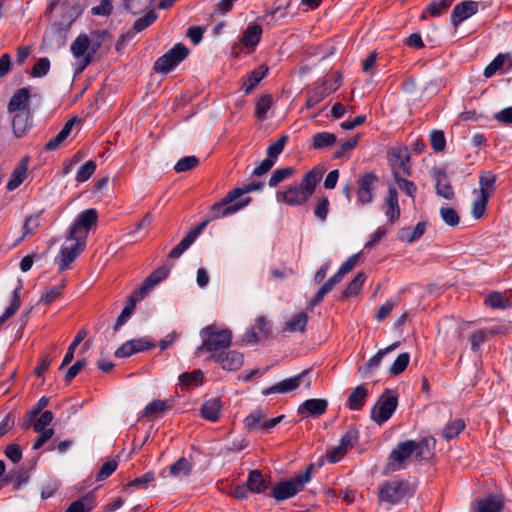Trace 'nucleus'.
I'll return each instance as SVG.
<instances>
[{"mask_svg": "<svg viewBox=\"0 0 512 512\" xmlns=\"http://www.w3.org/2000/svg\"><path fill=\"white\" fill-rule=\"evenodd\" d=\"M435 448V439L424 437L419 441L406 440L399 442L390 452L387 462V470L399 471L406 467V462L414 457L417 461L427 460L432 457Z\"/></svg>", "mask_w": 512, "mask_h": 512, "instance_id": "obj_1", "label": "nucleus"}, {"mask_svg": "<svg viewBox=\"0 0 512 512\" xmlns=\"http://www.w3.org/2000/svg\"><path fill=\"white\" fill-rule=\"evenodd\" d=\"M323 174L324 170L322 168L315 167L311 169L303 176L301 184L289 185L285 190L278 192L277 200L289 206L303 205L314 193Z\"/></svg>", "mask_w": 512, "mask_h": 512, "instance_id": "obj_2", "label": "nucleus"}, {"mask_svg": "<svg viewBox=\"0 0 512 512\" xmlns=\"http://www.w3.org/2000/svg\"><path fill=\"white\" fill-rule=\"evenodd\" d=\"M202 344L199 351L218 354L228 348L232 342V332L229 329H220L215 325H209L200 332Z\"/></svg>", "mask_w": 512, "mask_h": 512, "instance_id": "obj_3", "label": "nucleus"}, {"mask_svg": "<svg viewBox=\"0 0 512 512\" xmlns=\"http://www.w3.org/2000/svg\"><path fill=\"white\" fill-rule=\"evenodd\" d=\"M313 465H309L303 473L297 474L287 481H281L273 487L270 496L276 501H284L296 495L311 480Z\"/></svg>", "mask_w": 512, "mask_h": 512, "instance_id": "obj_4", "label": "nucleus"}, {"mask_svg": "<svg viewBox=\"0 0 512 512\" xmlns=\"http://www.w3.org/2000/svg\"><path fill=\"white\" fill-rule=\"evenodd\" d=\"M86 247L85 236L71 237L68 234L67 240L62 246L59 255L55 261L59 265V271H65L70 268L71 263L81 254Z\"/></svg>", "mask_w": 512, "mask_h": 512, "instance_id": "obj_5", "label": "nucleus"}, {"mask_svg": "<svg viewBox=\"0 0 512 512\" xmlns=\"http://www.w3.org/2000/svg\"><path fill=\"white\" fill-rule=\"evenodd\" d=\"M250 202L251 197L239 200L232 191H229L225 197L211 206L210 219L216 220L230 216L249 205Z\"/></svg>", "mask_w": 512, "mask_h": 512, "instance_id": "obj_6", "label": "nucleus"}, {"mask_svg": "<svg viewBox=\"0 0 512 512\" xmlns=\"http://www.w3.org/2000/svg\"><path fill=\"white\" fill-rule=\"evenodd\" d=\"M410 492V485L406 481H385L378 487L377 495L380 502L395 505Z\"/></svg>", "mask_w": 512, "mask_h": 512, "instance_id": "obj_7", "label": "nucleus"}, {"mask_svg": "<svg viewBox=\"0 0 512 512\" xmlns=\"http://www.w3.org/2000/svg\"><path fill=\"white\" fill-rule=\"evenodd\" d=\"M398 398L390 390H386L371 410L370 417L377 424L386 422L395 412Z\"/></svg>", "mask_w": 512, "mask_h": 512, "instance_id": "obj_8", "label": "nucleus"}, {"mask_svg": "<svg viewBox=\"0 0 512 512\" xmlns=\"http://www.w3.org/2000/svg\"><path fill=\"white\" fill-rule=\"evenodd\" d=\"M189 50L177 43L173 48L158 58L154 63V70L160 73H168L188 56Z\"/></svg>", "mask_w": 512, "mask_h": 512, "instance_id": "obj_9", "label": "nucleus"}, {"mask_svg": "<svg viewBox=\"0 0 512 512\" xmlns=\"http://www.w3.org/2000/svg\"><path fill=\"white\" fill-rule=\"evenodd\" d=\"M379 179L373 172L361 175L357 180V201L359 205H366L373 201L374 191Z\"/></svg>", "mask_w": 512, "mask_h": 512, "instance_id": "obj_10", "label": "nucleus"}, {"mask_svg": "<svg viewBox=\"0 0 512 512\" xmlns=\"http://www.w3.org/2000/svg\"><path fill=\"white\" fill-rule=\"evenodd\" d=\"M98 219L97 211L93 208L87 209L80 213L75 221V223L71 226L69 234L71 237H78L80 235L85 236V240L87 239L88 230L96 224Z\"/></svg>", "mask_w": 512, "mask_h": 512, "instance_id": "obj_11", "label": "nucleus"}, {"mask_svg": "<svg viewBox=\"0 0 512 512\" xmlns=\"http://www.w3.org/2000/svg\"><path fill=\"white\" fill-rule=\"evenodd\" d=\"M341 84V76H337L333 87H327L326 81L316 85L313 89L307 91L305 107L310 109L320 103L329 94L338 89Z\"/></svg>", "mask_w": 512, "mask_h": 512, "instance_id": "obj_12", "label": "nucleus"}, {"mask_svg": "<svg viewBox=\"0 0 512 512\" xmlns=\"http://www.w3.org/2000/svg\"><path fill=\"white\" fill-rule=\"evenodd\" d=\"M31 90L29 87H23L14 92L8 105V113L32 112L30 107Z\"/></svg>", "mask_w": 512, "mask_h": 512, "instance_id": "obj_13", "label": "nucleus"}, {"mask_svg": "<svg viewBox=\"0 0 512 512\" xmlns=\"http://www.w3.org/2000/svg\"><path fill=\"white\" fill-rule=\"evenodd\" d=\"M211 359L217 362L222 369L236 371L243 365V355L237 351H222L218 354H212Z\"/></svg>", "mask_w": 512, "mask_h": 512, "instance_id": "obj_14", "label": "nucleus"}, {"mask_svg": "<svg viewBox=\"0 0 512 512\" xmlns=\"http://www.w3.org/2000/svg\"><path fill=\"white\" fill-rule=\"evenodd\" d=\"M89 45L90 40L85 34H80L71 44L73 56L77 59L82 58L81 65L78 69L79 72H82L92 62L91 54L86 55Z\"/></svg>", "mask_w": 512, "mask_h": 512, "instance_id": "obj_15", "label": "nucleus"}, {"mask_svg": "<svg viewBox=\"0 0 512 512\" xmlns=\"http://www.w3.org/2000/svg\"><path fill=\"white\" fill-rule=\"evenodd\" d=\"M382 210L388 218L389 224H393L398 221L400 217V206L398 202V193L395 187L390 186L388 188V193L384 199Z\"/></svg>", "mask_w": 512, "mask_h": 512, "instance_id": "obj_16", "label": "nucleus"}, {"mask_svg": "<svg viewBox=\"0 0 512 512\" xmlns=\"http://www.w3.org/2000/svg\"><path fill=\"white\" fill-rule=\"evenodd\" d=\"M309 374V370L306 369L302 371L300 374L284 379L275 385H272L271 387L265 389L263 391L264 395H270L274 393H287L290 391H293L297 389L300 385V382Z\"/></svg>", "mask_w": 512, "mask_h": 512, "instance_id": "obj_17", "label": "nucleus"}, {"mask_svg": "<svg viewBox=\"0 0 512 512\" xmlns=\"http://www.w3.org/2000/svg\"><path fill=\"white\" fill-rule=\"evenodd\" d=\"M171 268L167 265H162L154 270L142 283L141 287L137 289L140 297H146L150 291L158 283L164 280L170 273Z\"/></svg>", "mask_w": 512, "mask_h": 512, "instance_id": "obj_18", "label": "nucleus"}, {"mask_svg": "<svg viewBox=\"0 0 512 512\" xmlns=\"http://www.w3.org/2000/svg\"><path fill=\"white\" fill-rule=\"evenodd\" d=\"M328 407V401L322 398L308 399L297 409L298 414L304 417H319L323 415Z\"/></svg>", "mask_w": 512, "mask_h": 512, "instance_id": "obj_19", "label": "nucleus"}, {"mask_svg": "<svg viewBox=\"0 0 512 512\" xmlns=\"http://www.w3.org/2000/svg\"><path fill=\"white\" fill-rule=\"evenodd\" d=\"M478 11V3L475 1H463L457 4L451 14V23L457 27L464 20L476 14Z\"/></svg>", "mask_w": 512, "mask_h": 512, "instance_id": "obj_20", "label": "nucleus"}, {"mask_svg": "<svg viewBox=\"0 0 512 512\" xmlns=\"http://www.w3.org/2000/svg\"><path fill=\"white\" fill-rule=\"evenodd\" d=\"M11 125L13 134L16 138H22L27 135L32 127V112L11 113Z\"/></svg>", "mask_w": 512, "mask_h": 512, "instance_id": "obj_21", "label": "nucleus"}, {"mask_svg": "<svg viewBox=\"0 0 512 512\" xmlns=\"http://www.w3.org/2000/svg\"><path fill=\"white\" fill-rule=\"evenodd\" d=\"M223 408V403L219 397L211 398L205 401L200 409L201 416L208 421L216 422Z\"/></svg>", "mask_w": 512, "mask_h": 512, "instance_id": "obj_22", "label": "nucleus"}, {"mask_svg": "<svg viewBox=\"0 0 512 512\" xmlns=\"http://www.w3.org/2000/svg\"><path fill=\"white\" fill-rule=\"evenodd\" d=\"M172 407L173 404L171 401L156 399L145 407L143 416L153 421L162 417L167 411L171 410Z\"/></svg>", "mask_w": 512, "mask_h": 512, "instance_id": "obj_23", "label": "nucleus"}, {"mask_svg": "<svg viewBox=\"0 0 512 512\" xmlns=\"http://www.w3.org/2000/svg\"><path fill=\"white\" fill-rule=\"evenodd\" d=\"M503 498L499 495H489L476 501L474 512H501L503 509Z\"/></svg>", "mask_w": 512, "mask_h": 512, "instance_id": "obj_24", "label": "nucleus"}, {"mask_svg": "<svg viewBox=\"0 0 512 512\" xmlns=\"http://www.w3.org/2000/svg\"><path fill=\"white\" fill-rule=\"evenodd\" d=\"M398 345L399 343L395 342L384 349H380L373 357H371L368 360V362L364 366L358 368V372L364 376H368L369 374H371L375 369H377L380 366L383 357L387 353L397 348Z\"/></svg>", "mask_w": 512, "mask_h": 512, "instance_id": "obj_25", "label": "nucleus"}, {"mask_svg": "<svg viewBox=\"0 0 512 512\" xmlns=\"http://www.w3.org/2000/svg\"><path fill=\"white\" fill-rule=\"evenodd\" d=\"M28 162L29 158L27 156L23 157L20 163L14 168L6 186L7 190L13 191L24 182L27 176Z\"/></svg>", "mask_w": 512, "mask_h": 512, "instance_id": "obj_26", "label": "nucleus"}, {"mask_svg": "<svg viewBox=\"0 0 512 512\" xmlns=\"http://www.w3.org/2000/svg\"><path fill=\"white\" fill-rule=\"evenodd\" d=\"M268 72V68L265 66H259L258 68L249 72L243 78L242 88L245 94H249L265 77Z\"/></svg>", "mask_w": 512, "mask_h": 512, "instance_id": "obj_27", "label": "nucleus"}, {"mask_svg": "<svg viewBox=\"0 0 512 512\" xmlns=\"http://www.w3.org/2000/svg\"><path fill=\"white\" fill-rule=\"evenodd\" d=\"M262 32L263 30L260 25H250L244 31L240 41L245 47L253 50L255 46L260 42Z\"/></svg>", "mask_w": 512, "mask_h": 512, "instance_id": "obj_28", "label": "nucleus"}, {"mask_svg": "<svg viewBox=\"0 0 512 512\" xmlns=\"http://www.w3.org/2000/svg\"><path fill=\"white\" fill-rule=\"evenodd\" d=\"M395 163L393 167V171L398 169L401 172V175L409 176L411 175V165H410V156L408 149L406 147L399 148L395 153Z\"/></svg>", "mask_w": 512, "mask_h": 512, "instance_id": "obj_29", "label": "nucleus"}, {"mask_svg": "<svg viewBox=\"0 0 512 512\" xmlns=\"http://www.w3.org/2000/svg\"><path fill=\"white\" fill-rule=\"evenodd\" d=\"M436 180V193L437 195L447 199L451 200L454 198V191L450 184V181L447 177V175L442 172L438 171L435 177Z\"/></svg>", "mask_w": 512, "mask_h": 512, "instance_id": "obj_30", "label": "nucleus"}, {"mask_svg": "<svg viewBox=\"0 0 512 512\" xmlns=\"http://www.w3.org/2000/svg\"><path fill=\"white\" fill-rule=\"evenodd\" d=\"M76 121H77L76 118H72V119L68 120L64 124L62 129L59 131V133L55 137L51 138L45 144V149L49 150V151H53V150L57 149L59 147V145L69 136Z\"/></svg>", "mask_w": 512, "mask_h": 512, "instance_id": "obj_31", "label": "nucleus"}, {"mask_svg": "<svg viewBox=\"0 0 512 512\" xmlns=\"http://www.w3.org/2000/svg\"><path fill=\"white\" fill-rule=\"evenodd\" d=\"M203 378V372L199 369H196L191 373L186 372L181 374L179 376V384L182 390H188L201 385Z\"/></svg>", "mask_w": 512, "mask_h": 512, "instance_id": "obj_32", "label": "nucleus"}, {"mask_svg": "<svg viewBox=\"0 0 512 512\" xmlns=\"http://www.w3.org/2000/svg\"><path fill=\"white\" fill-rule=\"evenodd\" d=\"M145 297H140V294L137 290L133 292V294L129 297V303L123 308L122 312L117 318V321L114 326V330L117 331L131 316L133 309L136 306V303Z\"/></svg>", "mask_w": 512, "mask_h": 512, "instance_id": "obj_33", "label": "nucleus"}, {"mask_svg": "<svg viewBox=\"0 0 512 512\" xmlns=\"http://www.w3.org/2000/svg\"><path fill=\"white\" fill-rule=\"evenodd\" d=\"M368 396V390L364 385L357 386L348 397V407L351 410H360Z\"/></svg>", "mask_w": 512, "mask_h": 512, "instance_id": "obj_34", "label": "nucleus"}, {"mask_svg": "<svg viewBox=\"0 0 512 512\" xmlns=\"http://www.w3.org/2000/svg\"><path fill=\"white\" fill-rule=\"evenodd\" d=\"M246 485L250 492L261 493L265 491L266 481L264 480L261 471L257 469L250 471Z\"/></svg>", "mask_w": 512, "mask_h": 512, "instance_id": "obj_35", "label": "nucleus"}, {"mask_svg": "<svg viewBox=\"0 0 512 512\" xmlns=\"http://www.w3.org/2000/svg\"><path fill=\"white\" fill-rule=\"evenodd\" d=\"M308 322V315L305 312H299L293 315L286 322L285 330L289 332H304Z\"/></svg>", "mask_w": 512, "mask_h": 512, "instance_id": "obj_36", "label": "nucleus"}, {"mask_svg": "<svg viewBox=\"0 0 512 512\" xmlns=\"http://www.w3.org/2000/svg\"><path fill=\"white\" fill-rule=\"evenodd\" d=\"M314 149H324L333 146L337 142V137L333 133L321 132L312 138Z\"/></svg>", "mask_w": 512, "mask_h": 512, "instance_id": "obj_37", "label": "nucleus"}, {"mask_svg": "<svg viewBox=\"0 0 512 512\" xmlns=\"http://www.w3.org/2000/svg\"><path fill=\"white\" fill-rule=\"evenodd\" d=\"M95 507L92 496L86 495L79 500L72 502L65 512H90Z\"/></svg>", "mask_w": 512, "mask_h": 512, "instance_id": "obj_38", "label": "nucleus"}, {"mask_svg": "<svg viewBox=\"0 0 512 512\" xmlns=\"http://www.w3.org/2000/svg\"><path fill=\"white\" fill-rule=\"evenodd\" d=\"M86 336H87V332L85 329H80L78 331V333L76 334V336L74 337L73 341L71 342V344L69 345V347L67 349V352L64 356V359L62 361L60 369L63 368L64 366L68 365L70 362H72L76 348L85 339Z\"/></svg>", "mask_w": 512, "mask_h": 512, "instance_id": "obj_39", "label": "nucleus"}, {"mask_svg": "<svg viewBox=\"0 0 512 512\" xmlns=\"http://www.w3.org/2000/svg\"><path fill=\"white\" fill-rule=\"evenodd\" d=\"M426 231V224L419 222L414 228H403L401 230L400 238L409 243L419 239Z\"/></svg>", "mask_w": 512, "mask_h": 512, "instance_id": "obj_40", "label": "nucleus"}, {"mask_svg": "<svg viewBox=\"0 0 512 512\" xmlns=\"http://www.w3.org/2000/svg\"><path fill=\"white\" fill-rule=\"evenodd\" d=\"M192 464L184 457L179 458L169 468V473L173 477L188 476L191 473Z\"/></svg>", "mask_w": 512, "mask_h": 512, "instance_id": "obj_41", "label": "nucleus"}, {"mask_svg": "<svg viewBox=\"0 0 512 512\" xmlns=\"http://www.w3.org/2000/svg\"><path fill=\"white\" fill-rule=\"evenodd\" d=\"M465 429V422L462 419H455L449 422L442 431V437L451 440L457 437Z\"/></svg>", "mask_w": 512, "mask_h": 512, "instance_id": "obj_42", "label": "nucleus"}, {"mask_svg": "<svg viewBox=\"0 0 512 512\" xmlns=\"http://www.w3.org/2000/svg\"><path fill=\"white\" fill-rule=\"evenodd\" d=\"M366 276L363 272H359L356 276L349 282L346 289L343 291V298H349L358 294L360 289L362 288L365 282Z\"/></svg>", "mask_w": 512, "mask_h": 512, "instance_id": "obj_43", "label": "nucleus"}, {"mask_svg": "<svg viewBox=\"0 0 512 512\" xmlns=\"http://www.w3.org/2000/svg\"><path fill=\"white\" fill-rule=\"evenodd\" d=\"M393 176L398 188L404 191L409 197L414 198L417 191L416 185L412 181L406 180L398 169L394 170Z\"/></svg>", "mask_w": 512, "mask_h": 512, "instance_id": "obj_44", "label": "nucleus"}, {"mask_svg": "<svg viewBox=\"0 0 512 512\" xmlns=\"http://www.w3.org/2000/svg\"><path fill=\"white\" fill-rule=\"evenodd\" d=\"M21 306L20 288L13 291L12 301L9 307L6 308L4 313L0 316V326L4 324L10 317H12Z\"/></svg>", "mask_w": 512, "mask_h": 512, "instance_id": "obj_45", "label": "nucleus"}, {"mask_svg": "<svg viewBox=\"0 0 512 512\" xmlns=\"http://www.w3.org/2000/svg\"><path fill=\"white\" fill-rule=\"evenodd\" d=\"M490 192H479L473 202L472 214L476 219L481 218L486 210Z\"/></svg>", "mask_w": 512, "mask_h": 512, "instance_id": "obj_46", "label": "nucleus"}, {"mask_svg": "<svg viewBox=\"0 0 512 512\" xmlns=\"http://www.w3.org/2000/svg\"><path fill=\"white\" fill-rule=\"evenodd\" d=\"M272 106V97L270 95L261 96L255 104V115L258 119L264 120L266 114Z\"/></svg>", "mask_w": 512, "mask_h": 512, "instance_id": "obj_47", "label": "nucleus"}, {"mask_svg": "<svg viewBox=\"0 0 512 512\" xmlns=\"http://www.w3.org/2000/svg\"><path fill=\"white\" fill-rule=\"evenodd\" d=\"M266 414L261 409H256L252 411L246 418L244 419V425L248 431H253L260 426L262 420H264Z\"/></svg>", "mask_w": 512, "mask_h": 512, "instance_id": "obj_48", "label": "nucleus"}, {"mask_svg": "<svg viewBox=\"0 0 512 512\" xmlns=\"http://www.w3.org/2000/svg\"><path fill=\"white\" fill-rule=\"evenodd\" d=\"M496 333H498L497 330L485 329V330H479L478 332L472 334L470 336L471 349L474 352L478 351L480 346L484 343V341L488 338V336L494 335Z\"/></svg>", "mask_w": 512, "mask_h": 512, "instance_id": "obj_49", "label": "nucleus"}, {"mask_svg": "<svg viewBox=\"0 0 512 512\" xmlns=\"http://www.w3.org/2000/svg\"><path fill=\"white\" fill-rule=\"evenodd\" d=\"M294 172L295 170L292 167L276 169L269 179V186L276 187L279 183L291 177L294 174Z\"/></svg>", "mask_w": 512, "mask_h": 512, "instance_id": "obj_50", "label": "nucleus"}, {"mask_svg": "<svg viewBox=\"0 0 512 512\" xmlns=\"http://www.w3.org/2000/svg\"><path fill=\"white\" fill-rule=\"evenodd\" d=\"M508 59V54H498L494 58V60L485 67L483 72L484 76L486 78L492 77L497 71H499L503 67L505 61Z\"/></svg>", "mask_w": 512, "mask_h": 512, "instance_id": "obj_51", "label": "nucleus"}, {"mask_svg": "<svg viewBox=\"0 0 512 512\" xmlns=\"http://www.w3.org/2000/svg\"><path fill=\"white\" fill-rule=\"evenodd\" d=\"M410 361V355L407 352L398 355L389 369L391 375L397 376L405 371Z\"/></svg>", "mask_w": 512, "mask_h": 512, "instance_id": "obj_52", "label": "nucleus"}, {"mask_svg": "<svg viewBox=\"0 0 512 512\" xmlns=\"http://www.w3.org/2000/svg\"><path fill=\"white\" fill-rule=\"evenodd\" d=\"M199 164V159L196 156H186L181 158L174 166V169L177 173L187 172Z\"/></svg>", "mask_w": 512, "mask_h": 512, "instance_id": "obj_53", "label": "nucleus"}, {"mask_svg": "<svg viewBox=\"0 0 512 512\" xmlns=\"http://www.w3.org/2000/svg\"><path fill=\"white\" fill-rule=\"evenodd\" d=\"M64 287L65 283L62 281L59 285L50 288L41 296L40 303L45 305L52 303L62 294Z\"/></svg>", "mask_w": 512, "mask_h": 512, "instance_id": "obj_54", "label": "nucleus"}, {"mask_svg": "<svg viewBox=\"0 0 512 512\" xmlns=\"http://www.w3.org/2000/svg\"><path fill=\"white\" fill-rule=\"evenodd\" d=\"M96 163L92 160L85 162L77 171L76 180L78 182L87 181L95 172Z\"/></svg>", "mask_w": 512, "mask_h": 512, "instance_id": "obj_55", "label": "nucleus"}, {"mask_svg": "<svg viewBox=\"0 0 512 512\" xmlns=\"http://www.w3.org/2000/svg\"><path fill=\"white\" fill-rule=\"evenodd\" d=\"M430 144L434 151L442 152L446 147L444 132L441 130H433L430 133Z\"/></svg>", "mask_w": 512, "mask_h": 512, "instance_id": "obj_56", "label": "nucleus"}, {"mask_svg": "<svg viewBox=\"0 0 512 512\" xmlns=\"http://www.w3.org/2000/svg\"><path fill=\"white\" fill-rule=\"evenodd\" d=\"M359 438L358 430L350 428L340 439V445L345 448L346 451L352 449L357 443Z\"/></svg>", "mask_w": 512, "mask_h": 512, "instance_id": "obj_57", "label": "nucleus"}, {"mask_svg": "<svg viewBox=\"0 0 512 512\" xmlns=\"http://www.w3.org/2000/svg\"><path fill=\"white\" fill-rule=\"evenodd\" d=\"M156 18H157L156 13L153 10H151L146 15H144L143 17L138 18L134 22L133 29L136 32H141L142 30H144L147 27H149L156 20Z\"/></svg>", "mask_w": 512, "mask_h": 512, "instance_id": "obj_58", "label": "nucleus"}, {"mask_svg": "<svg viewBox=\"0 0 512 512\" xmlns=\"http://www.w3.org/2000/svg\"><path fill=\"white\" fill-rule=\"evenodd\" d=\"M453 0H434L428 5V11L432 16H439L447 11Z\"/></svg>", "mask_w": 512, "mask_h": 512, "instance_id": "obj_59", "label": "nucleus"}, {"mask_svg": "<svg viewBox=\"0 0 512 512\" xmlns=\"http://www.w3.org/2000/svg\"><path fill=\"white\" fill-rule=\"evenodd\" d=\"M287 141L288 136L282 135L276 142L269 145L267 149L268 157L275 160L282 153Z\"/></svg>", "mask_w": 512, "mask_h": 512, "instance_id": "obj_60", "label": "nucleus"}, {"mask_svg": "<svg viewBox=\"0 0 512 512\" xmlns=\"http://www.w3.org/2000/svg\"><path fill=\"white\" fill-rule=\"evenodd\" d=\"M440 215L443 221L449 226H456L459 224L460 218L457 211L451 207H443L440 209Z\"/></svg>", "mask_w": 512, "mask_h": 512, "instance_id": "obj_61", "label": "nucleus"}, {"mask_svg": "<svg viewBox=\"0 0 512 512\" xmlns=\"http://www.w3.org/2000/svg\"><path fill=\"white\" fill-rule=\"evenodd\" d=\"M50 69V61L48 58L43 57L38 59V61L32 67L31 75L33 77H43L45 76Z\"/></svg>", "mask_w": 512, "mask_h": 512, "instance_id": "obj_62", "label": "nucleus"}, {"mask_svg": "<svg viewBox=\"0 0 512 512\" xmlns=\"http://www.w3.org/2000/svg\"><path fill=\"white\" fill-rule=\"evenodd\" d=\"M193 244V241L188 238L187 235L184 236V238L180 241L179 244H177L168 254V257L171 259H177L179 258L184 251H186L191 245Z\"/></svg>", "mask_w": 512, "mask_h": 512, "instance_id": "obj_63", "label": "nucleus"}, {"mask_svg": "<svg viewBox=\"0 0 512 512\" xmlns=\"http://www.w3.org/2000/svg\"><path fill=\"white\" fill-rule=\"evenodd\" d=\"M53 420V413L51 411H44L38 419L33 424V429L35 432H40L42 430H46L47 426L50 425V423Z\"/></svg>", "mask_w": 512, "mask_h": 512, "instance_id": "obj_64", "label": "nucleus"}]
</instances>
